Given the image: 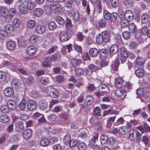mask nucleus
I'll list each match as a JSON object with an SVG mask.
<instances>
[{"label":"nucleus","instance_id":"nucleus-58","mask_svg":"<svg viewBox=\"0 0 150 150\" xmlns=\"http://www.w3.org/2000/svg\"><path fill=\"white\" fill-rule=\"evenodd\" d=\"M128 46L130 49L133 50L137 47V44L135 42L132 41L129 43Z\"/></svg>","mask_w":150,"mask_h":150},{"label":"nucleus","instance_id":"nucleus-64","mask_svg":"<svg viewBox=\"0 0 150 150\" xmlns=\"http://www.w3.org/2000/svg\"><path fill=\"white\" fill-rule=\"evenodd\" d=\"M131 88V85L129 83H127L124 86L123 90L127 92L129 91Z\"/></svg>","mask_w":150,"mask_h":150},{"label":"nucleus","instance_id":"nucleus-47","mask_svg":"<svg viewBox=\"0 0 150 150\" xmlns=\"http://www.w3.org/2000/svg\"><path fill=\"white\" fill-rule=\"evenodd\" d=\"M81 62L79 59H72L71 61V63L74 67H76Z\"/></svg>","mask_w":150,"mask_h":150},{"label":"nucleus","instance_id":"nucleus-36","mask_svg":"<svg viewBox=\"0 0 150 150\" xmlns=\"http://www.w3.org/2000/svg\"><path fill=\"white\" fill-rule=\"evenodd\" d=\"M21 23L20 19L18 18L14 19L13 21V26L15 28H18L20 26Z\"/></svg>","mask_w":150,"mask_h":150},{"label":"nucleus","instance_id":"nucleus-19","mask_svg":"<svg viewBox=\"0 0 150 150\" xmlns=\"http://www.w3.org/2000/svg\"><path fill=\"white\" fill-rule=\"evenodd\" d=\"M40 38L38 35H32L30 38V42L32 44H35L39 41Z\"/></svg>","mask_w":150,"mask_h":150},{"label":"nucleus","instance_id":"nucleus-10","mask_svg":"<svg viewBox=\"0 0 150 150\" xmlns=\"http://www.w3.org/2000/svg\"><path fill=\"white\" fill-rule=\"evenodd\" d=\"M24 127L23 124L21 122H18L16 124L15 127V130L17 132L20 133L24 130Z\"/></svg>","mask_w":150,"mask_h":150},{"label":"nucleus","instance_id":"nucleus-27","mask_svg":"<svg viewBox=\"0 0 150 150\" xmlns=\"http://www.w3.org/2000/svg\"><path fill=\"white\" fill-rule=\"evenodd\" d=\"M16 44L13 41H9L6 43V47L9 50H13L16 47Z\"/></svg>","mask_w":150,"mask_h":150},{"label":"nucleus","instance_id":"nucleus-22","mask_svg":"<svg viewBox=\"0 0 150 150\" xmlns=\"http://www.w3.org/2000/svg\"><path fill=\"white\" fill-rule=\"evenodd\" d=\"M118 50V47L116 45H112L110 48V53L112 54H114L117 53Z\"/></svg>","mask_w":150,"mask_h":150},{"label":"nucleus","instance_id":"nucleus-23","mask_svg":"<svg viewBox=\"0 0 150 150\" xmlns=\"http://www.w3.org/2000/svg\"><path fill=\"white\" fill-rule=\"evenodd\" d=\"M84 100L87 105H90L93 103L94 98L91 96L90 95L87 96L85 98Z\"/></svg>","mask_w":150,"mask_h":150},{"label":"nucleus","instance_id":"nucleus-13","mask_svg":"<svg viewBox=\"0 0 150 150\" xmlns=\"http://www.w3.org/2000/svg\"><path fill=\"white\" fill-rule=\"evenodd\" d=\"M98 89L100 91L107 93L109 91L108 87L104 84H101L98 86Z\"/></svg>","mask_w":150,"mask_h":150},{"label":"nucleus","instance_id":"nucleus-39","mask_svg":"<svg viewBox=\"0 0 150 150\" xmlns=\"http://www.w3.org/2000/svg\"><path fill=\"white\" fill-rule=\"evenodd\" d=\"M2 64L4 65H6L11 68H14L16 67V65H15L14 63L8 61H4L2 62Z\"/></svg>","mask_w":150,"mask_h":150},{"label":"nucleus","instance_id":"nucleus-46","mask_svg":"<svg viewBox=\"0 0 150 150\" xmlns=\"http://www.w3.org/2000/svg\"><path fill=\"white\" fill-rule=\"evenodd\" d=\"M103 14V17L106 20L110 19L111 14L108 11L106 10H104Z\"/></svg>","mask_w":150,"mask_h":150},{"label":"nucleus","instance_id":"nucleus-14","mask_svg":"<svg viewBox=\"0 0 150 150\" xmlns=\"http://www.w3.org/2000/svg\"><path fill=\"white\" fill-rule=\"evenodd\" d=\"M4 93L5 96L10 97L13 95L14 91L11 88H8L4 90Z\"/></svg>","mask_w":150,"mask_h":150},{"label":"nucleus","instance_id":"nucleus-18","mask_svg":"<svg viewBox=\"0 0 150 150\" xmlns=\"http://www.w3.org/2000/svg\"><path fill=\"white\" fill-rule=\"evenodd\" d=\"M0 16L4 17L8 16V11L5 7L3 6L0 7Z\"/></svg>","mask_w":150,"mask_h":150},{"label":"nucleus","instance_id":"nucleus-54","mask_svg":"<svg viewBox=\"0 0 150 150\" xmlns=\"http://www.w3.org/2000/svg\"><path fill=\"white\" fill-rule=\"evenodd\" d=\"M8 36L7 33L3 30H0V38L4 39Z\"/></svg>","mask_w":150,"mask_h":150},{"label":"nucleus","instance_id":"nucleus-6","mask_svg":"<svg viewBox=\"0 0 150 150\" xmlns=\"http://www.w3.org/2000/svg\"><path fill=\"white\" fill-rule=\"evenodd\" d=\"M115 93L118 98L121 99L124 98L126 96L125 93L124 91L120 88L116 90Z\"/></svg>","mask_w":150,"mask_h":150},{"label":"nucleus","instance_id":"nucleus-1","mask_svg":"<svg viewBox=\"0 0 150 150\" xmlns=\"http://www.w3.org/2000/svg\"><path fill=\"white\" fill-rule=\"evenodd\" d=\"M71 32L69 30L59 31V36L60 40L62 42L68 41L71 38Z\"/></svg>","mask_w":150,"mask_h":150},{"label":"nucleus","instance_id":"nucleus-55","mask_svg":"<svg viewBox=\"0 0 150 150\" xmlns=\"http://www.w3.org/2000/svg\"><path fill=\"white\" fill-rule=\"evenodd\" d=\"M130 33V32L125 31L123 32L122 34V36L123 38L126 40L129 39L131 37Z\"/></svg>","mask_w":150,"mask_h":150},{"label":"nucleus","instance_id":"nucleus-44","mask_svg":"<svg viewBox=\"0 0 150 150\" xmlns=\"http://www.w3.org/2000/svg\"><path fill=\"white\" fill-rule=\"evenodd\" d=\"M59 3L57 2H54L51 3L50 6V10H55L57 7H58Z\"/></svg>","mask_w":150,"mask_h":150},{"label":"nucleus","instance_id":"nucleus-26","mask_svg":"<svg viewBox=\"0 0 150 150\" xmlns=\"http://www.w3.org/2000/svg\"><path fill=\"white\" fill-rule=\"evenodd\" d=\"M26 103L25 100L23 99L19 103L18 106V108L20 110H23L25 109L26 105H27V103Z\"/></svg>","mask_w":150,"mask_h":150},{"label":"nucleus","instance_id":"nucleus-15","mask_svg":"<svg viewBox=\"0 0 150 150\" xmlns=\"http://www.w3.org/2000/svg\"><path fill=\"white\" fill-rule=\"evenodd\" d=\"M120 19V24L121 26L125 28L127 27L129 24V22L130 21L123 16Z\"/></svg>","mask_w":150,"mask_h":150},{"label":"nucleus","instance_id":"nucleus-33","mask_svg":"<svg viewBox=\"0 0 150 150\" xmlns=\"http://www.w3.org/2000/svg\"><path fill=\"white\" fill-rule=\"evenodd\" d=\"M5 31L7 33H10L13 31V27L11 24H8L5 27Z\"/></svg>","mask_w":150,"mask_h":150},{"label":"nucleus","instance_id":"nucleus-51","mask_svg":"<svg viewBox=\"0 0 150 150\" xmlns=\"http://www.w3.org/2000/svg\"><path fill=\"white\" fill-rule=\"evenodd\" d=\"M56 24L54 22H51L48 24V28L50 30H54L56 28Z\"/></svg>","mask_w":150,"mask_h":150},{"label":"nucleus","instance_id":"nucleus-61","mask_svg":"<svg viewBox=\"0 0 150 150\" xmlns=\"http://www.w3.org/2000/svg\"><path fill=\"white\" fill-rule=\"evenodd\" d=\"M111 2V6L113 8H116L119 6V0H112Z\"/></svg>","mask_w":150,"mask_h":150},{"label":"nucleus","instance_id":"nucleus-40","mask_svg":"<svg viewBox=\"0 0 150 150\" xmlns=\"http://www.w3.org/2000/svg\"><path fill=\"white\" fill-rule=\"evenodd\" d=\"M141 20L143 23H146L149 21V15L147 14H143L141 17Z\"/></svg>","mask_w":150,"mask_h":150},{"label":"nucleus","instance_id":"nucleus-35","mask_svg":"<svg viewBox=\"0 0 150 150\" xmlns=\"http://www.w3.org/2000/svg\"><path fill=\"white\" fill-rule=\"evenodd\" d=\"M98 135L99 134L98 133H93L92 135L93 138L89 142V144L91 142L92 144H95L96 143V141L98 139Z\"/></svg>","mask_w":150,"mask_h":150},{"label":"nucleus","instance_id":"nucleus-59","mask_svg":"<svg viewBox=\"0 0 150 150\" xmlns=\"http://www.w3.org/2000/svg\"><path fill=\"white\" fill-rule=\"evenodd\" d=\"M68 114L67 113L62 112L60 113L59 116L60 118L66 121L67 119Z\"/></svg>","mask_w":150,"mask_h":150},{"label":"nucleus","instance_id":"nucleus-34","mask_svg":"<svg viewBox=\"0 0 150 150\" xmlns=\"http://www.w3.org/2000/svg\"><path fill=\"white\" fill-rule=\"evenodd\" d=\"M26 6L28 9H33L35 7V3L32 1H29L26 4Z\"/></svg>","mask_w":150,"mask_h":150},{"label":"nucleus","instance_id":"nucleus-29","mask_svg":"<svg viewBox=\"0 0 150 150\" xmlns=\"http://www.w3.org/2000/svg\"><path fill=\"white\" fill-rule=\"evenodd\" d=\"M135 130L131 129L129 132V134H127V137L131 141H134L135 139L134 134Z\"/></svg>","mask_w":150,"mask_h":150},{"label":"nucleus","instance_id":"nucleus-45","mask_svg":"<svg viewBox=\"0 0 150 150\" xmlns=\"http://www.w3.org/2000/svg\"><path fill=\"white\" fill-rule=\"evenodd\" d=\"M128 132L127 128L126 127L122 126L119 129V132L122 134H125Z\"/></svg>","mask_w":150,"mask_h":150},{"label":"nucleus","instance_id":"nucleus-30","mask_svg":"<svg viewBox=\"0 0 150 150\" xmlns=\"http://www.w3.org/2000/svg\"><path fill=\"white\" fill-rule=\"evenodd\" d=\"M39 106L40 108L42 110L46 109L48 106L47 102L45 100H41L39 103Z\"/></svg>","mask_w":150,"mask_h":150},{"label":"nucleus","instance_id":"nucleus-3","mask_svg":"<svg viewBox=\"0 0 150 150\" xmlns=\"http://www.w3.org/2000/svg\"><path fill=\"white\" fill-rule=\"evenodd\" d=\"M37 106L36 102L33 100H30L27 102V108L30 111H33L36 109Z\"/></svg>","mask_w":150,"mask_h":150},{"label":"nucleus","instance_id":"nucleus-60","mask_svg":"<svg viewBox=\"0 0 150 150\" xmlns=\"http://www.w3.org/2000/svg\"><path fill=\"white\" fill-rule=\"evenodd\" d=\"M57 118L56 115L54 114H52L47 116L48 120L51 121H54Z\"/></svg>","mask_w":150,"mask_h":150},{"label":"nucleus","instance_id":"nucleus-5","mask_svg":"<svg viewBox=\"0 0 150 150\" xmlns=\"http://www.w3.org/2000/svg\"><path fill=\"white\" fill-rule=\"evenodd\" d=\"M68 16L70 17L73 16V19L76 22L78 21L79 17V13L77 10H74L73 14L71 13V12L69 11L67 13Z\"/></svg>","mask_w":150,"mask_h":150},{"label":"nucleus","instance_id":"nucleus-25","mask_svg":"<svg viewBox=\"0 0 150 150\" xmlns=\"http://www.w3.org/2000/svg\"><path fill=\"white\" fill-rule=\"evenodd\" d=\"M51 58L50 57L46 58L45 60L42 63V66L43 67H48L51 66Z\"/></svg>","mask_w":150,"mask_h":150},{"label":"nucleus","instance_id":"nucleus-17","mask_svg":"<svg viewBox=\"0 0 150 150\" xmlns=\"http://www.w3.org/2000/svg\"><path fill=\"white\" fill-rule=\"evenodd\" d=\"M21 84V81L17 79L13 80L11 82V85L13 87L15 88L20 87Z\"/></svg>","mask_w":150,"mask_h":150},{"label":"nucleus","instance_id":"nucleus-38","mask_svg":"<svg viewBox=\"0 0 150 150\" xmlns=\"http://www.w3.org/2000/svg\"><path fill=\"white\" fill-rule=\"evenodd\" d=\"M108 140V137L106 135L102 134L100 137V141L101 144L104 145L105 144Z\"/></svg>","mask_w":150,"mask_h":150},{"label":"nucleus","instance_id":"nucleus-56","mask_svg":"<svg viewBox=\"0 0 150 150\" xmlns=\"http://www.w3.org/2000/svg\"><path fill=\"white\" fill-rule=\"evenodd\" d=\"M56 21L59 24L62 25L64 23V21L62 18L58 16L56 18Z\"/></svg>","mask_w":150,"mask_h":150},{"label":"nucleus","instance_id":"nucleus-31","mask_svg":"<svg viewBox=\"0 0 150 150\" xmlns=\"http://www.w3.org/2000/svg\"><path fill=\"white\" fill-rule=\"evenodd\" d=\"M9 120L8 116L6 115H2L0 116V122L2 123L7 122Z\"/></svg>","mask_w":150,"mask_h":150},{"label":"nucleus","instance_id":"nucleus-52","mask_svg":"<svg viewBox=\"0 0 150 150\" xmlns=\"http://www.w3.org/2000/svg\"><path fill=\"white\" fill-rule=\"evenodd\" d=\"M14 68L16 69L17 70L23 75H27V73L26 71L20 67H18L16 65V67H14Z\"/></svg>","mask_w":150,"mask_h":150},{"label":"nucleus","instance_id":"nucleus-9","mask_svg":"<svg viewBox=\"0 0 150 150\" xmlns=\"http://www.w3.org/2000/svg\"><path fill=\"white\" fill-rule=\"evenodd\" d=\"M128 20L131 21L134 17V14L132 11L129 10H127L125 12V16H124Z\"/></svg>","mask_w":150,"mask_h":150},{"label":"nucleus","instance_id":"nucleus-7","mask_svg":"<svg viewBox=\"0 0 150 150\" xmlns=\"http://www.w3.org/2000/svg\"><path fill=\"white\" fill-rule=\"evenodd\" d=\"M144 60L142 57H138L136 61L135 67L137 68H142V66L144 63Z\"/></svg>","mask_w":150,"mask_h":150},{"label":"nucleus","instance_id":"nucleus-32","mask_svg":"<svg viewBox=\"0 0 150 150\" xmlns=\"http://www.w3.org/2000/svg\"><path fill=\"white\" fill-rule=\"evenodd\" d=\"M99 120L96 116H93L90 119V122L91 124L97 126L99 125Z\"/></svg>","mask_w":150,"mask_h":150},{"label":"nucleus","instance_id":"nucleus-2","mask_svg":"<svg viewBox=\"0 0 150 150\" xmlns=\"http://www.w3.org/2000/svg\"><path fill=\"white\" fill-rule=\"evenodd\" d=\"M44 91L45 95H48L52 98H56L58 95V92L56 91L54 88L51 86L47 87Z\"/></svg>","mask_w":150,"mask_h":150},{"label":"nucleus","instance_id":"nucleus-37","mask_svg":"<svg viewBox=\"0 0 150 150\" xmlns=\"http://www.w3.org/2000/svg\"><path fill=\"white\" fill-rule=\"evenodd\" d=\"M75 74L76 76H81L83 74L84 71L81 68H77L75 69Z\"/></svg>","mask_w":150,"mask_h":150},{"label":"nucleus","instance_id":"nucleus-21","mask_svg":"<svg viewBox=\"0 0 150 150\" xmlns=\"http://www.w3.org/2000/svg\"><path fill=\"white\" fill-rule=\"evenodd\" d=\"M128 27L129 31L131 34H133L135 32L137 26L134 23H131L129 24Z\"/></svg>","mask_w":150,"mask_h":150},{"label":"nucleus","instance_id":"nucleus-41","mask_svg":"<svg viewBox=\"0 0 150 150\" xmlns=\"http://www.w3.org/2000/svg\"><path fill=\"white\" fill-rule=\"evenodd\" d=\"M96 41L98 44H100L104 42L101 34L99 33L96 36Z\"/></svg>","mask_w":150,"mask_h":150},{"label":"nucleus","instance_id":"nucleus-42","mask_svg":"<svg viewBox=\"0 0 150 150\" xmlns=\"http://www.w3.org/2000/svg\"><path fill=\"white\" fill-rule=\"evenodd\" d=\"M17 42L18 46L22 47H25L27 45V43L25 41L22 39L18 40Z\"/></svg>","mask_w":150,"mask_h":150},{"label":"nucleus","instance_id":"nucleus-16","mask_svg":"<svg viewBox=\"0 0 150 150\" xmlns=\"http://www.w3.org/2000/svg\"><path fill=\"white\" fill-rule=\"evenodd\" d=\"M32 131L31 129H25L23 132V137L24 139H27L29 138L31 136Z\"/></svg>","mask_w":150,"mask_h":150},{"label":"nucleus","instance_id":"nucleus-24","mask_svg":"<svg viewBox=\"0 0 150 150\" xmlns=\"http://www.w3.org/2000/svg\"><path fill=\"white\" fill-rule=\"evenodd\" d=\"M43 10L40 8H36L33 11L34 15L38 17L41 16L43 13Z\"/></svg>","mask_w":150,"mask_h":150},{"label":"nucleus","instance_id":"nucleus-20","mask_svg":"<svg viewBox=\"0 0 150 150\" xmlns=\"http://www.w3.org/2000/svg\"><path fill=\"white\" fill-rule=\"evenodd\" d=\"M101 34L104 42H107L109 40L110 36L109 33L108 31H105L102 32Z\"/></svg>","mask_w":150,"mask_h":150},{"label":"nucleus","instance_id":"nucleus-57","mask_svg":"<svg viewBox=\"0 0 150 150\" xmlns=\"http://www.w3.org/2000/svg\"><path fill=\"white\" fill-rule=\"evenodd\" d=\"M137 69L135 71V74L138 77H141L144 75L143 71L142 69Z\"/></svg>","mask_w":150,"mask_h":150},{"label":"nucleus","instance_id":"nucleus-63","mask_svg":"<svg viewBox=\"0 0 150 150\" xmlns=\"http://www.w3.org/2000/svg\"><path fill=\"white\" fill-rule=\"evenodd\" d=\"M83 81L81 78L79 79L78 81L76 83V86L78 88H80L83 86Z\"/></svg>","mask_w":150,"mask_h":150},{"label":"nucleus","instance_id":"nucleus-12","mask_svg":"<svg viewBox=\"0 0 150 150\" xmlns=\"http://www.w3.org/2000/svg\"><path fill=\"white\" fill-rule=\"evenodd\" d=\"M6 105L9 109L10 110L15 109L16 104L14 101L12 100H8L6 102Z\"/></svg>","mask_w":150,"mask_h":150},{"label":"nucleus","instance_id":"nucleus-43","mask_svg":"<svg viewBox=\"0 0 150 150\" xmlns=\"http://www.w3.org/2000/svg\"><path fill=\"white\" fill-rule=\"evenodd\" d=\"M89 147L93 150H100V148L99 146L97 144H92L90 142L88 144Z\"/></svg>","mask_w":150,"mask_h":150},{"label":"nucleus","instance_id":"nucleus-50","mask_svg":"<svg viewBox=\"0 0 150 150\" xmlns=\"http://www.w3.org/2000/svg\"><path fill=\"white\" fill-rule=\"evenodd\" d=\"M77 147L79 150H85L86 148V146L85 144L83 142L79 143Z\"/></svg>","mask_w":150,"mask_h":150},{"label":"nucleus","instance_id":"nucleus-28","mask_svg":"<svg viewBox=\"0 0 150 150\" xmlns=\"http://www.w3.org/2000/svg\"><path fill=\"white\" fill-rule=\"evenodd\" d=\"M89 54L92 57H96L98 54V51L96 48H92L90 49Z\"/></svg>","mask_w":150,"mask_h":150},{"label":"nucleus","instance_id":"nucleus-49","mask_svg":"<svg viewBox=\"0 0 150 150\" xmlns=\"http://www.w3.org/2000/svg\"><path fill=\"white\" fill-rule=\"evenodd\" d=\"M50 143L49 140L46 138L44 139L41 140L40 142L41 146H45L48 145Z\"/></svg>","mask_w":150,"mask_h":150},{"label":"nucleus","instance_id":"nucleus-53","mask_svg":"<svg viewBox=\"0 0 150 150\" xmlns=\"http://www.w3.org/2000/svg\"><path fill=\"white\" fill-rule=\"evenodd\" d=\"M117 13H113L111 14L110 18V20L113 22H115L117 18Z\"/></svg>","mask_w":150,"mask_h":150},{"label":"nucleus","instance_id":"nucleus-8","mask_svg":"<svg viewBox=\"0 0 150 150\" xmlns=\"http://www.w3.org/2000/svg\"><path fill=\"white\" fill-rule=\"evenodd\" d=\"M18 8L20 12L22 14H25L28 12V9L26 6V4H21Z\"/></svg>","mask_w":150,"mask_h":150},{"label":"nucleus","instance_id":"nucleus-4","mask_svg":"<svg viewBox=\"0 0 150 150\" xmlns=\"http://www.w3.org/2000/svg\"><path fill=\"white\" fill-rule=\"evenodd\" d=\"M36 33L39 34H42L45 32L46 28L45 26L42 25H37L35 28Z\"/></svg>","mask_w":150,"mask_h":150},{"label":"nucleus","instance_id":"nucleus-48","mask_svg":"<svg viewBox=\"0 0 150 150\" xmlns=\"http://www.w3.org/2000/svg\"><path fill=\"white\" fill-rule=\"evenodd\" d=\"M123 80L120 78H117L115 80V85L118 87H121L122 86Z\"/></svg>","mask_w":150,"mask_h":150},{"label":"nucleus","instance_id":"nucleus-11","mask_svg":"<svg viewBox=\"0 0 150 150\" xmlns=\"http://www.w3.org/2000/svg\"><path fill=\"white\" fill-rule=\"evenodd\" d=\"M27 53L30 55H32L34 54L36 52V48L33 46H30L28 47L26 49Z\"/></svg>","mask_w":150,"mask_h":150},{"label":"nucleus","instance_id":"nucleus-62","mask_svg":"<svg viewBox=\"0 0 150 150\" xmlns=\"http://www.w3.org/2000/svg\"><path fill=\"white\" fill-rule=\"evenodd\" d=\"M65 25L66 27L68 29H69L72 28L73 25L70 19L68 18L67 19Z\"/></svg>","mask_w":150,"mask_h":150}]
</instances>
